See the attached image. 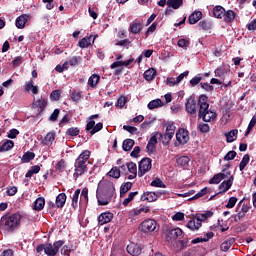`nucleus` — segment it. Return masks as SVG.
<instances>
[{
	"mask_svg": "<svg viewBox=\"0 0 256 256\" xmlns=\"http://www.w3.org/2000/svg\"><path fill=\"white\" fill-rule=\"evenodd\" d=\"M129 31L130 33H133V35H137L139 33H141V31H143V22H133L130 24L129 27Z\"/></svg>",
	"mask_w": 256,
	"mask_h": 256,
	"instance_id": "aec40b11",
	"label": "nucleus"
},
{
	"mask_svg": "<svg viewBox=\"0 0 256 256\" xmlns=\"http://www.w3.org/2000/svg\"><path fill=\"white\" fill-rule=\"evenodd\" d=\"M223 179H227V175L225 173L215 174L210 180V185H219Z\"/></svg>",
	"mask_w": 256,
	"mask_h": 256,
	"instance_id": "a878e982",
	"label": "nucleus"
},
{
	"mask_svg": "<svg viewBox=\"0 0 256 256\" xmlns=\"http://www.w3.org/2000/svg\"><path fill=\"white\" fill-rule=\"evenodd\" d=\"M89 157H91V151L84 150L79 156L78 159L75 160L74 163V177H81V175H85L87 173L89 165Z\"/></svg>",
	"mask_w": 256,
	"mask_h": 256,
	"instance_id": "f03ea898",
	"label": "nucleus"
},
{
	"mask_svg": "<svg viewBox=\"0 0 256 256\" xmlns=\"http://www.w3.org/2000/svg\"><path fill=\"white\" fill-rule=\"evenodd\" d=\"M12 147H15V142H13V140H7L0 146V153H5V151H11Z\"/></svg>",
	"mask_w": 256,
	"mask_h": 256,
	"instance_id": "c9c22d12",
	"label": "nucleus"
},
{
	"mask_svg": "<svg viewBox=\"0 0 256 256\" xmlns=\"http://www.w3.org/2000/svg\"><path fill=\"white\" fill-rule=\"evenodd\" d=\"M166 5L172 9H179L183 7V0H167Z\"/></svg>",
	"mask_w": 256,
	"mask_h": 256,
	"instance_id": "58836bf2",
	"label": "nucleus"
},
{
	"mask_svg": "<svg viewBox=\"0 0 256 256\" xmlns=\"http://www.w3.org/2000/svg\"><path fill=\"white\" fill-rule=\"evenodd\" d=\"M198 25L201 27V29H203V31H209V29H211V22L207 20L200 21Z\"/></svg>",
	"mask_w": 256,
	"mask_h": 256,
	"instance_id": "603ef678",
	"label": "nucleus"
},
{
	"mask_svg": "<svg viewBox=\"0 0 256 256\" xmlns=\"http://www.w3.org/2000/svg\"><path fill=\"white\" fill-rule=\"evenodd\" d=\"M199 104H197V100L190 96L187 99V102L185 104V109L191 115V117H197V107Z\"/></svg>",
	"mask_w": 256,
	"mask_h": 256,
	"instance_id": "0eeeda50",
	"label": "nucleus"
},
{
	"mask_svg": "<svg viewBox=\"0 0 256 256\" xmlns=\"http://www.w3.org/2000/svg\"><path fill=\"white\" fill-rule=\"evenodd\" d=\"M126 251L129 253V255L139 256L143 252V247L135 242H131L127 245Z\"/></svg>",
	"mask_w": 256,
	"mask_h": 256,
	"instance_id": "9b49d317",
	"label": "nucleus"
},
{
	"mask_svg": "<svg viewBox=\"0 0 256 256\" xmlns=\"http://www.w3.org/2000/svg\"><path fill=\"white\" fill-rule=\"evenodd\" d=\"M115 195V184L111 181H105L102 186H99L96 191V199L98 205H109L113 201Z\"/></svg>",
	"mask_w": 256,
	"mask_h": 256,
	"instance_id": "f257e3e1",
	"label": "nucleus"
},
{
	"mask_svg": "<svg viewBox=\"0 0 256 256\" xmlns=\"http://www.w3.org/2000/svg\"><path fill=\"white\" fill-rule=\"evenodd\" d=\"M200 85H201V89H204V91H208L209 93L215 90L213 85L209 84L208 82L200 83Z\"/></svg>",
	"mask_w": 256,
	"mask_h": 256,
	"instance_id": "69168bd1",
	"label": "nucleus"
},
{
	"mask_svg": "<svg viewBox=\"0 0 256 256\" xmlns=\"http://www.w3.org/2000/svg\"><path fill=\"white\" fill-rule=\"evenodd\" d=\"M65 245V240H58L52 243L39 244L36 247V253L41 255V253H45L47 256H57L59 250Z\"/></svg>",
	"mask_w": 256,
	"mask_h": 256,
	"instance_id": "7ed1b4c3",
	"label": "nucleus"
},
{
	"mask_svg": "<svg viewBox=\"0 0 256 256\" xmlns=\"http://www.w3.org/2000/svg\"><path fill=\"white\" fill-rule=\"evenodd\" d=\"M215 237V233L208 232L205 234L204 237H197L191 241L192 245H197V243H208L210 239H213Z\"/></svg>",
	"mask_w": 256,
	"mask_h": 256,
	"instance_id": "a211bd4d",
	"label": "nucleus"
},
{
	"mask_svg": "<svg viewBox=\"0 0 256 256\" xmlns=\"http://www.w3.org/2000/svg\"><path fill=\"white\" fill-rule=\"evenodd\" d=\"M237 16V14H235V11L233 10H228L224 12V21L225 23H233V21H235V17Z\"/></svg>",
	"mask_w": 256,
	"mask_h": 256,
	"instance_id": "c85d7f7f",
	"label": "nucleus"
},
{
	"mask_svg": "<svg viewBox=\"0 0 256 256\" xmlns=\"http://www.w3.org/2000/svg\"><path fill=\"white\" fill-rule=\"evenodd\" d=\"M151 187H160L161 189H165L167 185L163 183V180L156 178L150 183Z\"/></svg>",
	"mask_w": 256,
	"mask_h": 256,
	"instance_id": "8fccbe9b",
	"label": "nucleus"
},
{
	"mask_svg": "<svg viewBox=\"0 0 256 256\" xmlns=\"http://www.w3.org/2000/svg\"><path fill=\"white\" fill-rule=\"evenodd\" d=\"M213 17L216 19H223L225 17V9L221 5H217L213 8Z\"/></svg>",
	"mask_w": 256,
	"mask_h": 256,
	"instance_id": "bb28decb",
	"label": "nucleus"
},
{
	"mask_svg": "<svg viewBox=\"0 0 256 256\" xmlns=\"http://www.w3.org/2000/svg\"><path fill=\"white\" fill-rule=\"evenodd\" d=\"M173 221H183L185 219V214L183 212H177L172 216Z\"/></svg>",
	"mask_w": 256,
	"mask_h": 256,
	"instance_id": "338daca9",
	"label": "nucleus"
},
{
	"mask_svg": "<svg viewBox=\"0 0 256 256\" xmlns=\"http://www.w3.org/2000/svg\"><path fill=\"white\" fill-rule=\"evenodd\" d=\"M33 107L35 109H39L40 113H43V111L45 110V107H47V99L41 96L38 100H34Z\"/></svg>",
	"mask_w": 256,
	"mask_h": 256,
	"instance_id": "6ab92c4d",
	"label": "nucleus"
},
{
	"mask_svg": "<svg viewBox=\"0 0 256 256\" xmlns=\"http://www.w3.org/2000/svg\"><path fill=\"white\" fill-rule=\"evenodd\" d=\"M93 43H95V36L90 35L88 37L86 36L80 39L78 42V46L80 47V49H87V47H90V45H93Z\"/></svg>",
	"mask_w": 256,
	"mask_h": 256,
	"instance_id": "ddd939ff",
	"label": "nucleus"
},
{
	"mask_svg": "<svg viewBox=\"0 0 256 256\" xmlns=\"http://www.w3.org/2000/svg\"><path fill=\"white\" fill-rule=\"evenodd\" d=\"M157 199H159V194L149 191L144 192L140 197V201H147L148 203H153Z\"/></svg>",
	"mask_w": 256,
	"mask_h": 256,
	"instance_id": "4468645a",
	"label": "nucleus"
},
{
	"mask_svg": "<svg viewBox=\"0 0 256 256\" xmlns=\"http://www.w3.org/2000/svg\"><path fill=\"white\" fill-rule=\"evenodd\" d=\"M33 159H35V154L33 152L27 151L23 154L21 163H31Z\"/></svg>",
	"mask_w": 256,
	"mask_h": 256,
	"instance_id": "e433bc0d",
	"label": "nucleus"
},
{
	"mask_svg": "<svg viewBox=\"0 0 256 256\" xmlns=\"http://www.w3.org/2000/svg\"><path fill=\"white\" fill-rule=\"evenodd\" d=\"M201 81H203V77H201V74H198L190 80V85L191 87H195L196 85H199Z\"/></svg>",
	"mask_w": 256,
	"mask_h": 256,
	"instance_id": "864d4df0",
	"label": "nucleus"
},
{
	"mask_svg": "<svg viewBox=\"0 0 256 256\" xmlns=\"http://www.w3.org/2000/svg\"><path fill=\"white\" fill-rule=\"evenodd\" d=\"M134 145H135V140L126 139L122 143V149H123V151H131V149H133Z\"/></svg>",
	"mask_w": 256,
	"mask_h": 256,
	"instance_id": "4c0bfd02",
	"label": "nucleus"
},
{
	"mask_svg": "<svg viewBox=\"0 0 256 256\" xmlns=\"http://www.w3.org/2000/svg\"><path fill=\"white\" fill-rule=\"evenodd\" d=\"M235 243V238H228L220 245L221 251L227 252L231 249V246Z\"/></svg>",
	"mask_w": 256,
	"mask_h": 256,
	"instance_id": "473e14b6",
	"label": "nucleus"
},
{
	"mask_svg": "<svg viewBox=\"0 0 256 256\" xmlns=\"http://www.w3.org/2000/svg\"><path fill=\"white\" fill-rule=\"evenodd\" d=\"M176 140L177 142L175 145H185L186 143L189 142V131L180 128L178 132L176 133Z\"/></svg>",
	"mask_w": 256,
	"mask_h": 256,
	"instance_id": "1a4fd4ad",
	"label": "nucleus"
},
{
	"mask_svg": "<svg viewBox=\"0 0 256 256\" xmlns=\"http://www.w3.org/2000/svg\"><path fill=\"white\" fill-rule=\"evenodd\" d=\"M107 175L113 179H119V177H121V170L115 166L107 173Z\"/></svg>",
	"mask_w": 256,
	"mask_h": 256,
	"instance_id": "c03bdc74",
	"label": "nucleus"
},
{
	"mask_svg": "<svg viewBox=\"0 0 256 256\" xmlns=\"http://www.w3.org/2000/svg\"><path fill=\"white\" fill-rule=\"evenodd\" d=\"M79 133H81V130L78 127H71L68 128L66 131V135H68L69 137H77Z\"/></svg>",
	"mask_w": 256,
	"mask_h": 256,
	"instance_id": "49530a36",
	"label": "nucleus"
},
{
	"mask_svg": "<svg viewBox=\"0 0 256 256\" xmlns=\"http://www.w3.org/2000/svg\"><path fill=\"white\" fill-rule=\"evenodd\" d=\"M66 202H67V194L60 193L56 197L55 205H56L57 209H63V207H65Z\"/></svg>",
	"mask_w": 256,
	"mask_h": 256,
	"instance_id": "5701e85b",
	"label": "nucleus"
},
{
	"mask_svg": "<svg viewBox=\"0 0 256 256\" xmlns=\"http://www.w3.org/2000/svg\"><path fill=\"white\" fill-rule=\"evenodd\" d=\"M235 205H237V197H230L226 204V209H233Z\"/></svg>",
	"mask_w": 256,
	"mask_h": 256,
	"instance_id": "bf43d9fd",
	"label": "nucleus"
},
{
	"mask_svg": "<svg viewBox=\"0 0 256 256\" xmlns=\"http://www.w3.org/2000/svg\"><path fill=\"white\" fill-rule=\"evenodd\" d=\"M209 193V188L205 187L201 191H199L196 195L190 198V201H195V199H200V197H205Z\"/></svg>",
	"mask_w": 256,
	"mask_h": 256,
	"instance_id": "de8ad7c7",
	"label": "nucleus"
},
{
	"mask_svg": "<svg viewBox=\"0 0 256 256\" xmlns=\"http://www.w3.org/2000/svg\"><path fill=\"white\" fill-rule=\"evenodd\" d=\"M157 135H159V137H161L162 143L164 145H167V143H169V141H171V139H173V135H175V134H173L171 132H165L164 136L161 133H158Z\"/></svg>",
	"mask_w": 256,
	"mask_h": 256,
	"instance_id": "a18cd8bd",
	"label": "nucleus"
},
{
	"mask_svg": "<svg viewBox=\"0 0 256 256\" xmlns=\"http://www.w3.org/2000/svg\"><path fill=\"white\" fill-rule=\"evenodd\" d=\"M189 161H191V159L189 158V156H181L176 160L177 165H179L180 167H188L189 165Z\"/></svg>",
	"mask_w": 256,
	"mask_h": 256,
	"instance_id": "a19ab883",
	"label": "nucleus"
},
{
	"mask_svg": "<svg viewBox=\"0 0 256 256\" xmlns=\"http://www.w3.org/2000/svg\"><path fill=\"white\" fill-rule=\"evenodd\" d=\"M207 101H209V97H207V95L201 94L199 96L198 105L200 113H203V111H207V109H209V104Z\"/></svg>",
	"mask_w": 256,
	"mask_h": 256,
	"instance_id": "2eb2a0df",
	"label": "nucleus"
},
{
	"mask_svg": "<svg viewBox=\"0 0 256 256\" xmlns=\"http://www.w3.org/2000/svg\"><path fill=\"white\" fill-rule=\"evenodd\" d=\"M27 21H29V15L23 14L17 17L16 19L17 29H25V25H27Z\"/></svg>",
	"mask_w": 256,
	"mask_h": 256,
	"instance_id": "412c9836",
	"label": "nucleus"
},
{
	"mask_svg": "<svg viewBox=\"0 0 256 256\" xmlns=\"http://www.w3.org/2000/svg\"><path fill=\"white\" fill-rule=\"evenodd\" d=\"M25 91H27V93L32 91L33 95H37L39 93V86H35V82L33 80H29L25 84Z\"/></svg>",
	"mask_w": 256,
	"mask_h": 256,
	"instance_id": "393cba45",
	"label": "nucleus"
},
{
	"mask_svg": "<svg viewBox=\"0 0 256 256\" xmlns=\"http://www.w3.org/2000/svg\"><path fill=\"white\" fill-rule=\"evenodd\" d=\"M156 30H157V22H154L151 24V26L145 32V38L147 39V37H149V34L155 33Z\"/></svg>",
	"mask_w": 256,
	"mask_h": 256,
	"instance_id": "0e129e2a",
	"label": "nucleus"
},
{
	"mask_svg": "<svg viewBox=\"0 0 256 256\" xmlns=\"http://www.w3.org/2000/svg\"><path fill=\"white\" fill-rule=\"evenodd\" d=\"M60 253L61 255H67V256L71 255V247H69L68 245H64V246L62 245Z\"/></svg>",
	"mask_w": 256,
	"mask_h": 256,
	"instance_id": "774afa93",
	"label": "nucleus"
},
{
	"mask_svg": "<svg viewBox=\"0 0 256 256\" xmlns=\"http://www.w3.org/2000/svg\"><path fill=\"white\" fill-rule=\"evenodd\" d=\"M133 183L125 182L120 187V197H125L129 191H131Z\"/></svg>",
	"mask_w": 256,
	"mask_h": 256,
	"instance_id": "c756f323",
	"label": "nucleus"
},
{
	"mask_svg": "<svg viewBox=\"0 0 256 256\" xmlns=\"http://www.w3.org/2000/svg\"><path fill=\"white\" fill-rule=\"evenodd\" d=\"M138 229L142 233H153V231L157 229V221L153 219H146L140 224Z\"/></svg>",
	"mask_w": 256,
	"mask_h": 256,
	"instance_id": "423d86ee",
	"label": "nucleus"
},
{
	"mask_svg": "<svg viewBox=\"0 0 256 256\" xmlns=\"http://www.w3.org/2000/svg\"><path fill=\"white\" fill-rule=\"evenodd\" d=\"M50 99L51 101H59L61 99V91L54 90L50 93Z\"/></svg>",
	"mask_w": 256,
	"mask_h": 256,
	"instance_id": "6e6d98bb",
	"label": "nucleus"
},
{
	"mask_svg": "<svg viewBox=\"0 0 256 256\" xmlns=\"http://www.w3.org/2000/svg\"><path fill=\"white\" fill-rule=\"evenodd\" d=\"M20 223L23 225H31V216L27 214H20Z\"/></svg>",
	"mask_w": 256,
	"mask_h": 256,
	"instance_id": "3c124183",
	"label": "nucleus"
},
{
	"mask_svg": "<svg viewBox=\"0 0 256 256\" xmlns=\"http://www.w3.org/2000/svg\"><path fill=\"white\" fill-rule=\"evenodd\" d=\"M55 137H56L55 132H49L41 141L42 145H53V142L55 141Z\"/></svg>",
	"mask_w": 256,
	"mask_h": 256,
	"instance_id": "7c9ffc66",
	"label": "nucleus"
},
{
	"mask_svg": "<svg viewBox=\"0 0 256 256\" xmlns=\"http://www.w3.org/2000/svg\"><path fill=\"white\" fill-rule=\"evenodd\" d=\"M235 178L233 176H230L228 178V180H224L220 185H219V189L220 192L217 193V195H221L223 193H227L228 190L231 189V187L233 186V180Z\"/></svg>",
	"mask_w": 256,
	"mask_h": 256,
	"instance_id": "f8f14e48",
	"label": "nucleus"
},
{
	"mask_svg": "<svg viewBox=\"0 0 256 256\" xmlns=\"http://www.w3.org/2000/svg\"><path fill=\"white\" fill-rule=\"evenodd\" d=\"M83 97V95L81 94V91H77V90H74L71 94V99L72 101L74 102H78V101H81V98Z\"/></svg>",
	"mask_w": 256,
	"mask_h": 256,
	"instance_id": "5fc2aeb1",
	"label": "nucleus"
},
{
	"mask_svg": "<svg viewBox=\"0 0 256 256\" xmlns=\"http://www.w3.org/2000/svg\"><path fill=\"white\" fill-rule=\"evenodd\" d=\"M99 81H101V76H99V74H92L88 79V85L92 89H97Z\"/></svg>",
	"mask_w": 256,
	"mask_h": 256,
	"instance_id": "b1692460",
	"label": "nucleus"
},
{
	"mask_svg": "<svg viewBox=\"0 0 256 256\" xmlns=\"http://www.w3.org/2000/svg\"><path fill=\"white\" fill-rule=\"evenodd\" d=\"M2 223H4V227H6V231L9 233H13L15 229H18L19 225H21V214L14 213L12 215L6 214L1 218Z\"/></svg>",
	"mask_w": 256,
	"mask_h": 256,
	"instance_id": "20e7f679",
	"label": "nucleus"
},
{
	"mask_svg": "<svg viewBox=\"0 0 256 256\" xmlns=\"http://www.w3.org/2000/svg\"><path fill=\"white\" fill-rule=\"evenodd\" d=\"M153 160L151 158H143L139 162L138 166V177H143L145 173H149L151 171V168L153 167Z\"/></svg>",
	"mask_w": 256,
	"mask_h": 256,
	"instance_id": "39448f33",
	"label": "nucleus"
},
{
	"mask_svg": "<svg viewBox=\"0 0 256 256\" xmlns=\"http://www.w3.org/2000/svg\"><path fill=\"white\" fill-rule=\"evenodd\" d=\"M237 133H239L237 129L231 130L230 132L226 133L225 137H226L227 143H233V141L237 139Z\"/></svg>",
	"mask_w": 256,
	"mask_h": 256,
	"instance_id": "ea45409f",
	"label": "nucleus"
},
{
	"mask_svg": "<svg viewBox=\"0 0 256 256\" xmlns=\"http://www.w3.org/2000/svg\"><path fill=\"white\" fill-rule=\"evenodd\" d=\"M164 103L162 102L161 99L157 98L155 100H151L148 103V109H150V111H153V109H159V107H163Z\"/></svg>",
	"mask_w": 256,
	"mask_h": 256,
	"instance_id": "2f4dec72",
	"label": "nucleus"
},
{
	"mask_svg": "<svg viewBox=\"0 0 256 256\" xmlns=\"http://www.w3.org/2000/svg\"><path fill=\"white\" fill-rule=\"evenodd\" d=\"M178 47L187 48L191 45V42L185 38L179 39L177 42Z\"/></svg>",
	"mask_w": 256,
	"mask_h": 256,
	"instance_id": "13d9d810",
	"label": "nucleus"
},
{
	"mask_svg": "<svg viewBox=\"0 0 256 256\" xmlns=\"http://www.w3.org/2000/svg\"><path fill=\"white\" fill-rule=\"evenodd\" d=\"M157 75V70L154 68H150L144 72V79L146 81H153Z\"/></svg>",
	"mask_w": 256,
	"mask_h": 256,
	"instance_id": "72a5a7b5",
	"label": "nucleus"
},
{
	"mask_svg": "<svg viewBox=\"0 0 256 256\" xmlns=\"http://www.w3.org/2000/svg\"><path fill=\"white\" fill-rule=\"evenodd\" d=\"M129 173H137V164L135 162H129L126 164Z\"/></svg>",
	"mask_w": 256,
	"mask_h": 256,
	"instance_id": "e2e57ef3",
	"label": "nucleus"
},
{
	"mask_svg": "<svg viewBox=\"0 0 256 256\" xmlns=\"http://www.w3.org/2000/svg\"><path fill=\"white\" fill-rule=\"evenodd\" d=\"M67 169V164L65 163V160L61 159L56 163V171L59 173H63Z\"/></svg>",
	"mask_w": 256,
	"mask_h": 256,
	"instance_id": "09e8293b",
	"label": "nucleus"
},
{
	"mask_svg": "<svg viewBox=\"0 0 256 256\" xmlns=\"http://www.w3.org/2000/svg\"><path fill=\"white\" fill-rule=\"evenodd\" d=\"M79 195H81V189L78 188L72 196L71 207L73 209H77V207H79Z\"/></svg>",
	"mask_w": 256,
	"mask_h": 256,
	"instance_id": "f704fd0d",
	"label": "nucleus"
},
{
	"mask_svg": "<svg viewBox=\"0 0 256 256\" xmlns=\"http://www.w3.org/2000/svg\"><path fill=\"white\" fill-rule=\"evenodd\" d=\"M235 157H237V152H235V150H231L224 156V161H233Z\"/></svg>",
	"mask_w": 256,
	"mask_h": 256,
	"instance_id": "4d7b16f0",
	"label": "nucleus"
},
{
	"mask_svg": "<svg viewBox=\"0 0 256 256\" xmlns=\"http://www.w3.org/2000/svg\"><path fill=\"white\" fill-rule=\"evenodd\" d=\"M113 221V213L104 212L98 216L99 225H106V223H111Z\"/></svg>",
	"mask_w": 256,
	"mask_h": 256,
	"instance_id": "dca6fc26",
	"label": "nucleus"
},
{
	"mask_svg": "<svg viewBox=\"0 0 256 256\" xmlns=\"http://www.w3.org/2000/svg\"><path fill=\"white\" fill-rule=\"evenodd\" d=\"M203 17V12L201 11H194L189 17H188V23L190 25H195V23H198L199 20Z\"/></svg>",
	"mask_w": 256,
	"mask_h": 256,
	"instance_id": "4be33fe9",
	"label": "nucleus"
},
{
	"mask_svg": "<svg viewBox=\"0 0 256 256\" xmlns=\"http://www.w3.org/2000/svg\"><path fill=\"white\" fill-rule=\"evenodd\" d=\"M182 236H183V230L181 228L169 229L167 230V233H166V241H168V243L177 241V239H179V237H182Z\"/></svg>",
	"mask_w": 256,
	"mask_h": 256,
	"instance_id": "9d476101",
	"label": "nucleus"
},
{
	"mask_svg": "<svg viewBox=\"0 0 256 256\" xmlns=\"http://www.w3.org/2000/svg\"><path fill=\"white\" fill-rule=\"evenodd\" d=\"M151 211V208L149 206H143L139 209H132L129 211L128 216L130 219H133V217H137L141 215L142 213H149Z\"/></svg>",
	"mask_w": 256,
	"mask_h": 256,
	"instance_id": "f3484780",
	"label": "nucleus"
},
{
	"mask_svg": "<svg viewBox=\"0 0 256 256\" xmlns=\"http://www.w3.org/2000/svg\"><path fill=\"white\" fill-rule=\"evenodd\" d=\"M59 113H61V110H59V108H56L53 111V113L50 115L49 121H52L53 123H55V121H57V119H59Z\"/></svg>",
	"mask_w": 256,
	"mask_h": 256,
	"instance_id": "052dcab7",
	"label": "nucleus"
},
{
	"mask_svg": "<svg viewBox=\"0 0 256 256\" xmlns=\"http://www.w3.org/2000/svg\"><path fill=\"white\" fill-rule=\"evenodd\" d=\"M198 117L199 119H202L205 123H210V121H215L217 119V113L209 109L202 111V113L201 110H199Z\"/></svg>",
	"mask_w": 256,
	"mask_h": 256,
	"instance_id": "6e6552de",
	"label": "nucleus"
},
{
	"mask_svg": "<svg viewBox=\"0 0 256 256\" xmlns=\"http://www.w3.org/2000/svg\"><path fill=\"white\" fill-rule=\"evenodd\" d=\"M103 129V122H98L96 125L94 124V128L90 131V135H95V133H99Z\"/></svg>",
	"mask_w": 256,
	"mask_h": 256,
	"instance_id": "680f3d73",
	"label": "nucleus"
},
{
	"mask_svg": "<svg viewBox=\"0 0 256 256\" xmlns=\"http://www.w3.org/2000/svg\"><path fill=\"white\" fill-rule=\"evenodd\" d=\"M249 161H251V157L249 154H245L239 164L240 171H243L249 165Z\"/></svg>",
	"mask_w": 256,
	"mask_h": 256,
	"instance_id": "37998d69",
	"label": "nucleus"
},
{
	"mask_svg": "<svg viewBox=\"0 0 256 256\" xmlns=\"http://www.w3.org/2000/svg\"><path fill=\"white\" fill-rule=\"evenodd\" d=\"M137 195H139L138 191L135 192H130L128 194V197L124 199V201L122 202V205L124 207H127V205H129V203H131V201H133V199H135V197H137Z\"/></svg>",
	"mask_w": 256,
	"mask_h": 256,
	"instance_id": "79ce46f5",
	"label": "nucleus"
},
{
	"mask_svg": "<svg viewBox=\"0 0 256 256\" xmlns=\"http://www.w3.org/2000/svg\"><path fill=\"white\" fill-rule=\"evenodd\" d=\"M45 208V198L39 197L34 201L33 210L34 211H43Z\"/></svg>",
	"mask_w": 256,
	"mask_h": 256,
	"instance_id": "cd10ccee",
	"label": "nucleus"
}]
</instances>
